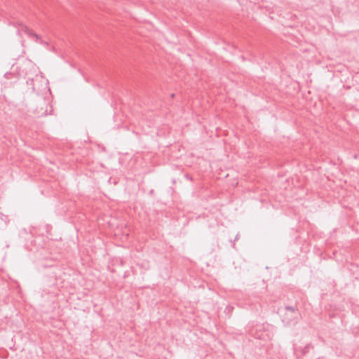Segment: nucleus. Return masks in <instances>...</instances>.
<instances>
[{
  "label": "nucleus",
  "instance_id": "f03ea898",
  "mask_svg": "<svg viewBox=\"0 0 359 359\" xmlns=\"http://www.w3.org/2000/svg\"><path fill=\"white\" fill-rule=\"evenodd\" d=\"M41 106V110L39 111L37 109H36V113L37 114L38 116H43L47 115V110H43V106H47V104L44 100H41L40 102Z\"/></svg>",
  "mask_w": 359,
  "mask_h": 359
},
{
  "label": "nucleus",
  "instance_id": "7ed1b4c3",
  "mask_svg": "<svg viewBox=\"0 0 359 359\" xmlns=\"http://www.w3.org/2000/svg\"><path fill=\"white\" fill-rule=\"evenodd\" d=\"M25 32L29 36L35 37L36 39H38L39 38L38 34H36V33H34L33 31H32L31 29H29L27 27H25Z\"/></svg>",
  "mask_w": 359,
  "mask_h": 359
},
{
  "label": "nucleus",
  "instance_id": "f257e3e1",
  "mask_svg": "<svg viewBox=\"0 0 359 359\" xmlns=\"http://www.w3.org/2000/svg\"><path fill=\"white\" fill-rule=\"evenodd\" d=\"M279 312L284 324L290 325L297 323L299 313L296 307L285 306L283 309H279Z\"/></svg>",
  "mask_w": 359,
  "mask_h": 359
},
{
  "label": "nucleus",
  "instance_id": "20e7f679",
  "mask_svg": "<svg viewBox=\"0 0 359 359\" xmlns=\"http://www.w3.org/2000/svg\"><path fill=\"white\" fill-rule=\"evenodd\" d=\"M310 347V344H307L302 351L303 354H306L309 352V348Z\"/></svg>",
  "mask_w": 359,
  "mask_h": 359
},
{
  "label": "nucleus",
  "instance_id": "39448f33",
  "mask_svg": "<svg viewBox=\"0 0 359 359\" xmlns=\"http://www.w3.org/2000/svg\"><path fill=\"white\" fill-rule=\"evenodd\" d=\"M238 236H239V235H238V234H237V235L236 236L235 240H238Z\"/></svg>",
  "mask_w": 359,
  "mask_h": 359
}]
</instances>
